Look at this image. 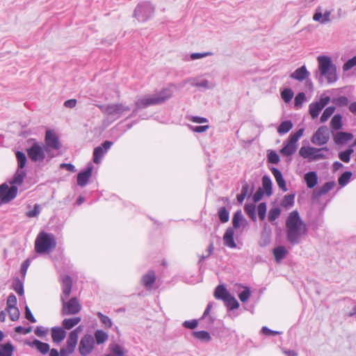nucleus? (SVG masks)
<instances>
[{"mask_svg":"<svg viewBox=\"0 0 356 356\" xmlns=\"http://www.w3.org/2000/svg\"><path fill=\"white\" fill-rule=\"evenodd\" d=\"M286 227L287 241L292 245L299 244L302 238L307 234V225L297 210L289 213L286 220Z\"/></svg>","mask_w":356,"mask_h":356,"instance_id":"nucleus-1","label":"nucleus"},{"mask_svg":"<svg viewBox=\"0 0 356 356\" xmlns=\"http://www.w3.org/2000/svg\"><path fill=\"white\" fill-rule=\"evenodd\" d=\"M72 286V278L69 275H65L62 280V294L60 296V300L63 305L61 309L62 316L74 315L78 314L81 309V305L76 297H73L68 301H66L70 296Z\"/></svg>","mask_w":356,"mask_h":356,"instance_id":"nucleus-2","label":"nucleus"},{"mask_svg":"<svg viewBox=\"0 0 356 356\" xmlns=\"http://www.w3.org/2000/svg\"><path fill=\"white\" fill-rule=\"evenodd\" d=\"M317 61L318 71H316V76L318 81L323 83L325 79L328 84L336 82L338 79L337 67L332 63V58L327 56H318Z\"/></svg>","mask_w":356,"mask_h":356,"instance_id":"nucleus-3","label":"nucleus"},{"mask_svg":"<svg viewBox=\"0 0 356 356\" xmlns=\"http://www.w3.org/2000/svg\"><path fill=\"white\" fill-rule=\"evenodd\" d=\"M26 172L23 169L17 168L10 184L9 187L6 184L0 185V200L1 204H6L15 198L17 195V188L15 185H21L26 177Z\"/></svg>","mask_w":356,"mask_h":356,"instance_id":"nucleus-4","label":"nucleus"},{"mask_svg":"<svg viewBox=\"0 0 356 356\" xmlns=\"http://www.w3.org/2000/svg\"><path fill=\"white\" fill-rule=\"evenodd\" d=\"M172 96V91L170 88H163L159 92L153 95H147L138 98L136 102V109L137 110L145 108L150 106L159 105L165 102Z\"/></svg>","mask_w":356,"mask_h":356,"instance_id":"nucleus-5","label":"nucleus"},{"mask_svg":"<svg viewBox=\"0 0 356 356\" xmlns=\"http://www.w3.org/2000/svg\"><path fill=\"white\" fill-rule=\"evenodd\" d=\"M56 246V241L54 235L44 232H40L35 241V250L37 253L49 252Z\"/></svg>","mask_w":356,"mask_h":356,"instance_id":"nucleus-6","label":"nucleus"},{"mask_svg":"<svg viewBox=\"0 0 356 356\" xmlns=\"http://www.w3.org/2000/svg\"><path fill=\"white\" fill-rule=\"evenodd\" d=\"M155 7L149 1L138 3L134 9L133 16L139 22H145L154 15Z\"/></svg>","mask_w":356,"mask_h":356,"instance_id":"nucleus-7","label":"nucleus"},{"mask_svg":"<svg viewBox=\"0 0 356 356\" xmlns=\"http://www.w3.org/2000/svg\"><path fill=\"white\" fill-rule=\"evenodd\" d=\"M44 140V149L46 151L47 156L49 159H51L55 156V154L52 152V149H60L61 147V144L56 134L51 130H47L46 131Z\"/></svg>","mask_w":356,"mask_h":356,"instance_id":"nucleus-8","label":"nucleus"},{"mask_svg":"<svg viewBox=\"0 0 356 356\" xmlns=\"http://www.w3.org/2000/svg\"><path fill=\"white\" fill-rule=\"evenodd\" d=\"M97 106L105 115L113 117L115 119L119 118L124 112L130 110L128 106L122 104H101Z\"/></svg>","mask_w":356,"mask_h":356,"instance_id":"nucleus-9","label":"nucleus"},{"mask_svg":"<svg viewBox=\"0 0 356 356\" xmlns=\"http://www.w3.org/2000/svg\"><path fill=\"white\" fill-rule=\"evenodd\" d=\"M328 151L327 147L316 148L312 147H302L299 150V154L304 159H307L310 161H317L326 158V156L322 152Z\"/></svg>","mask_w":356,"mask_h":356,"instance_id":"nucleus-10","label":"nucleus"},{"mask_svg":"<svg viewBox=\"0 0 356 356\" xmlns=\"http://www.w3.org/2000/svg\"><path fill=\"white\" fill-rule=\"evenodd\" d=\"M95 346V339L91 334H86L80 340L79 352L82 356L90 354Z\"/></svg>","mask_w":356,"mask_h":356,"instance_id":"nucleus-11","label":"nucleus"},{"mask_svg":"<svg viewBox=\"0 0 356 356\" xmlns=\"http://www.w3.org/2000/svg\"><path fill=\"white\" fill-rule=\"evenodd\" d=\"M27 154L30 159L34 162L42 161L45 159L46 155H47L44 147H42L38 143H34L27 149Z\"/></svg>","mask_w":356,"mask_h":356,"instance_id":"nucleus-12","label":"nucleus"},{"mask_svg":"<svg viewBox=\"0 0 356 356\" xmlns=\"http://www.w3.org/2000/svg\"><path fill=\"white\" fill-rule=\"evenodd\" d=\"M330 139L328 129L326 126L320 127L314 134L312 138V143L316 145L326 144Z\"/></svg>","mask_w":356,"mask_h":356,"instance_id":"nucleus-13","label":"nucleus"},{"mask_svg":"<svg viewBox=\"0 0 356 356\" xmlns=\"http://www.w3.org/2000/svg\"><path fill=\"white\" fill-rule=\"evenodd\" d=\"M330 97L327 96L321 97L318 102L309 104V111L312 119L316 118L323 108L330 102Z\"/></svg>","mask_w":356,"mask_h":356,"instance_id":"nucleus-14","label":"nucleus"},{"mask_svg":"<svg viewBox=\"0 0 356 356\" xmlns=\"http://www.w3.org/2000/svg\"><path fill=\"white\" fill-rule=\"evenodd\" d=\"M332 10H326L323 13V9L321 6H318L316 10L315 13L313 15V20L315 22H318L321 24H325L327 23H329L331 22V15H332Z\"/></svg>","mask_w":356,"mask_h":356,"instance_id":"nucleus-15","label":"nucleus"},{"mask_svg":"<svg viewBox=\"0 0 356 356\" xmlns=\"http://www.w3.org/2000/svg\"><path fill=\"white\" fill-rule=\"evenodd\" d=\"M113 143L108 140L104 141L100 146H98L94 149L93 152V161L95 163H99L102 158L106 153V152L111 148Z\"/></svg>","mask_w":356,"mask_h":356,"instance_id":"nucleus-16","label":"nucleus"},{"mask_svg":"<svg viewBox=\"0 0 356 356\" xmlns=\"http://www.w3.org/2000/svg\"><path fill=\"white\" fill-rule=\"evenodd\" d=\"M93 165L89 163L87 168L81 171L77 175V184L81 187H84L87 185L90 178L92 176Z\"/></svg>","mask_w":356,"mask_h":356,"instance_id":"nucleus-17","label":"nucleus"},{"mask_svg":"<svg viewBox=\"0 0 356 356\" xmlns=\"http://www.w3.org/2000/svg\"><path fill=\"white\" fill-rule=\"evenodd\" d=\"M310 75L309 72L307 70L305 65H302L296 69L290 74V77L298 81H302L307 79Z\"/></svg>","mask_w":356,"mask_h":356,"instance_id":"nucleus-18","label":"nucleus"},{"mask_svg":"<svg viewBox=\"0 0 356 356\" xmlns=\"http://www.w3.org/2000/svg\"><path fill=\"white\" fill-rule=\"evenodd\" d=\"M335 186L334 181H327L322 186L316 188L313 191L314 198H318L319 197L325 195L330 191Z\"/></svg>","mask_w":356,"mask_h":356,"instance_id":"nucleus-19","label":"nucleus"},{"mask_svg":"<svg viewBox=\"0 0 356 356\" xmlns=\"http://www.w3.org/2000/svg\"><path fill=\"white\" fill-rule=\"evenodd\" d=\"M25 343L30 347H35L42 355L47 354L50 350V346L47 343L42 342L38 339L33 341H26Z\"/></svg>","mask_w":356,"mask_h":356,"instance_id":"nucleus-20","label":"nucleus"},{"mask_svg":"<svg viewBox=\"0 0 356 356\" xmlns=\"http://www.w3.org/2000/svg\"><path fill=\"white\" fill-rule=\"evenodd\" d=\"M51 332L52 341L56 343H60L66 337V332L60 327H53Z\"/></svg>","mask_w":356,"mask_h":356,"instance_id":"nucleus-21","label":"nucleus"},{"mask_svg":"<svg viewBox=\"0 0 356 356\" xmlns=\"http://www.w3.org/2000/svg\"><path fill=\"white\" fill-rule=\"evenodd\" d=\"M234 229L232 227H228L223 236V242L225 245L231 248H235L236 247V244L234 239Z\"/></svg>","mask_w":356,"mask_h":356,"instance_id":"nucleus-22","label":"nucleus"},{"mask_svg":"<svg viewBox=\"0 0 356 356\" xmlns=\"http://www.w3.org/2000/svg\"><path fill=\"white\" fill-rule=\"evenodd\" d=\"M276 182L278 185V186L283 191H286L288 188H286V181L283 178L282 172L276 168H272L270 169Z\"/></svg>","mask_w":356,"mask_h":356,"instance_id":"nucleus-23","label":"nucleus"},{"mask_svg":"<svg viewBox=\"0 0 356 356\" xmlns=\"http://www.w3.org/2000/svg\"><path fill=\"white\" fill-rule=\"evenodd\" d=\"M156 281V274L154 271L150 270L144 275L142 277V283L146 289L152 288Z\"/></svg>","mask_w":356,"mask_h":356,"instance_id":"nucleus-24","label":"nucleus"},{"mask_svg":"<svg viewBox=\"0 0 356 356\" xmlns=\"http://www.w3.org/2000/svg\"><path fill=\"white\" fill-rule=\"evenodd\" d=\"M307 186L309 188H313L318 183V176L316 172L311 171L306 173L304 176Z\"/></svg>","mask_w":356,"mask_h":356,"instance_id":"nucleus-25","label":"nucleus"},{"mask_svg":"<svg viewBox=\"0 0 356 356\" xmlns=\"http://www.w3.org/2000/svg\"><path fill=\"white\" fill-rule=\"evenodd\" d=\"M353 138V135L347 132H337L334 140L337 144H345Z\"/></svg>","mask_w":356,"mask_h":356,"instance_id":"nucleus-26","label":"nucleus"},{"mask_svg":"<svg viewBox=\"0 0 356 356\" xmlns=\"http://www.w3.org/2000/svg\"><path fill=\"white\" fill-rule=\"evenodd\" d=\"M82 330L83 327L79 325L74 330L71 331L67 339V343L72 344L74 346H76L79 339V334L82 331Z\"/></svg>","mask_w":356,"mask_h":356,"instance_id":"nucleus-27","label":"nucleus"},{"mask_svg":"<svg viewBox=\"0 0 356 356\" xmlns=\"http://www.w3.org/2000/svg\"><path fill=\"white\" fill-rule=\"evenodd\" d=\"M275 259L277 262H280L288 254V251L284 246L280 245L275 248L273 250Z\"/></svg>","mask_w":356,"mask_h":356,"instance_id":"nucleus-28","label":"nucleus"},{"mask_svg":"<svg viewBox=\"0 0 356 356\" xmlns=\"http://www.w3.org/2000/svg\"><path fill=\"white\" fill-rule=\"evenodd\" d=\"M230 295L226 288L223 285L218 286L214 291V296L216 299L222 300L223 301Z\"/></svg>","mask_w":356,"mask_h":356,"instance_id":"nucleus-29","label":"nucleus"},{"mask_svg":"<svg viewBox=\"0 0 356 356\" xmlns=\"http://www.w3.org/2000/svg\"><path fill=\"white\" fill-rule=\"evenodd\" d=\"M246 222L245 219L244 218L241 211H237L234 213L233 218H232V225L233 229H237L241 226V224H244Z\"/></svg>","mask_w":356,"mask_h":356,"instance_id":"nucleus-30","label":"nucleus"},{"mask_svg":"<svg viewBox=\"0 0 356 356\" xmlns=\"http://www.w3.org/2000/svg\"><path fill=\"white\" fill-rule=\"evenodd\" d=\"M80 317H74L65 318L62 322V325L64 329L70 330L74 327L75 325L79 324L81 321Z\"/></svg>","mask_w":356,"mask_h":356,"instance_id":"nucleus-31","label":"nucleus"},{"mask_svg":"<svg viewBox=\"0 0 356 356\" xmlns=\"http://www.w3.org/2000/svg\"><path fill=\"white\" fill-rule=\"evenodd\" d=\"M262 186L263 188L265 191V193L267 196H270L272 195V181L269 176L264 175L262 177Z\"/></svg>","mask_w":356,"mask_h":356,"instance_id":"nucleus-32","label":"nucleus"},{"mask_svg":"<svg viewBox=\"0 0 356 356\" xmlns=\"http://www.w3.org/2000/svg\"><path fill=\"white\" fill-rule=\"evenodd\" d=\"M295 194L285 195L281 201L280 205L285 208L289 209L294 205Z\"/></svg>","mask_w":356,"mask_h":356,"instance_id":"nucleus-33","label":"nucleus"},{"mask_svg":"<svg viewBox=\"0 0 356 356\" xmlns=\"http://www.w3.org/2000/svg\"><path fill=\"white\" fill-rule=\"evenodd\" d=\"M296 145L287 142V143L280 150V153L284 156H291L296 152Z\"/></svg>","mask_w":356,"mask_h":356,"instance_id":"nucleus-34","label":"nucleus"},{"mask_svg":"<svg viewBox=\"0 0 356 356\" xmlns=\"http://www.w3.org/2000/svg\"><path fill=\"white\" fill-rule=\"evenodd\" d=\"M193 335L202 341L209 342L211 340V337L207 331H195L193 332Z\"/></svg>","mask_w":356,"mask_h":356,"instance_id":"nucleus-35","label":"nucleus"},{"mask_svg":"<svg viewBox=\"0 0 356 356\" xmlns=\"http://www.w3.org/2000/svg\"><path fill=\"white\" fill-rule=\"evenodd\" d=\"M293 127V124L291 120H285L282 122L277 127V132L280 135L288 133Z\"/></svg>","mask_w":356,"mask_h":356,"instance_id":"nucleus-36","label":"nucleus"},{"mask_svg":"<svg viewBox=\"0 0 356 356\" xmlns=\"http://www.w3.org/2000/svg\"><path fill=\"white\" fill-rule=\"evenodd\" d=\"M227 309L233 310L239 307V303L231 294L224 300Z\"/></svg>","mask_w":356,"mask_h":356,"instance_id":"nucleus-37","label":"nucleus"},{"mask_svg":"<svg viewBox=\"0 0 356 356\" xmlns=\"http://www.w3.org/2000/svg\"><path fill=\"white\" fill-rule=\"evenodd\" d=\"M13 350L14 347L10 343L2 344L0 347V356H12Z\"/></svg>","mask_w":356,"mask_h":356,"instance_id":"nucleus-38","label":"nucleus"},{"mask_svg":"<svg viewBox=\"0 0 356 356\" xmlns=\"http://www.w3.org/2000/svg\"><path fill=\"white\" fill-rule=\"evenodd\" d=\"M108 334L102 330H97L95 332V342L99 345L104 343L108 339Z\"/></svg>","mask_w":356,"mask_h":356,"instance_id":"nucleus-39","label":"nucleus"},{"mask_svg":"<svg viewBox=\"0 0 356 356\" xmlns=\"http://www.w3.org/2000/svg\"><path fill=\"white\" fill-rule=\"evenodd\" d=\"M342 118L339 114L334 115V117L332 118L330 124L331 127L334 130H339L342 127Z\"/></svg>","mask_w":356,"mask_h":356,"instance_id":"nucleus-40","label":"nucleus"},{"mask_svg":"<svg viewBox=\"0 0 356 356\" xmlns=\"http://www.w3.org/2000/svg\"><path fill=\"white\" fill-rule=\"evenodd\" d=\"M281 214V209L278 207H273L271 208L268 211V219L269 222H273L275 221L277 218H279V216Z\"/></svg>","mask_w":356,"mask_h":356,"instance_id":"nucleus-41","label":"nucleus"},{"mask_svg":"<svg viewBox=\"0 0 356 356\" xmlns=\"http://www.w3.org/2000/svg\"><path fill=\"white\" fill-rule=\"evenodd\" d=\"M16 158L17 160V168L23 169L26 163V156L24 153L20 151L16 152Z\"/></svg>","mask_w":356,"mask_h":356,"instance_id":"nucleus-42","label":"nucleus"},{"mask_svg":"<svg viewBox=\"0 0 356 356\" xmlns=\"http://www.w3.org/2000/svg\"><path fill=\"white\" fill-rule=\"evenodd\" d=\"M13 289L19 296L24 294L23 282L19 279L17 278L13 281Z\"/></svg>","mask_w":356,"mask_h":356,"instance_id":"nucleus-43","label":"nucleus"},{"mask_svg":"<svg viewBox=\"0 0 356 356\" xmlns=\"http://www.w3.org/2000/svg\"><path fill=\"white\" fill-rule=\"evenodd\" d=\"M218 214L221 222L225 223L228 222L229 219V213L225 207L219 209Z\"/></svg>","mask_w":356,"mask_h":356,"instance_id":"nucleus-44","label":"nucleus"},{"mask_svg":"<svg viewBox=\"0 0 356 356\" xmlns=\"http://www.w3.org/2000/svg\"><path fill=\"white\" fill-rule=\"evenodd\" d=\"M244 210L253 221L257 220L255 213V205L254 204H246L244 207Z\"/></svg>","mask_w":356,"mask_h":356,"instance_id":"nucleus-45","label":"nucleus"},{"mask_svg":"<svg viewBox=\"0 0 356 356\" xmlns=\"http://www.w3.org/2000/svg\"><path fill=\"white\" fill-rule=\"evenodd\" d=\"M351 176V172L346 171L343 172L338 179L339 184L342 187L345 186L348 183Z\"/></svg>","mask_w":356,"mask_h":356,"instance_id":"nucleus-46","label":"nucleus"},{"mask_svg":"<svg viewBox=\"0 0 356 356\" xmlns=\"http://www.w3.org/2000/svg\"><path fill=\"white\" fill-rule=\"evenodd\" d=\"M335 111V108L334 106H328L327 107L323 114L321 116L320 120L321 122H326L330 117L334 113Z\"/></svg>","mask_w":356,"mask_h":356,"instance_id":"nucleus-47","label":"nucleus"},{"mask_svg":"<svg viewBox=\"0 0 356 356\" xmlns=\"http://www.w3.org/2000/svg\"><path fill=\"white\" fill-rule=\"evenodd\" d=\"M353 153V149L350 147L346 150L339 154V158L345 163H348L350 159V155Z\"/></svg>","mask_w":356,"mask_h":356,"instance_id":"nucleus-48","label":"nucleus"},{"mask_svg":"<svg viewBox=\"0 0 356 356\" xmlns=\"http://www.w3.org/2000/svg\"><path fill=\"white\" fill-rule=\"evenodd\" d=\"M293 95L294 93L291 88H285L281 92V97L286 103H289L292 99Z\"/></svg>","mask_w":356,"mask_h":356,"instance_id":"nucleus-49","label":"nucleus"},{"mask_svg":"<svg viewBox=\"0 0 356 356\" xmlns=\"http://www.w3.org/2000/svg\"><path fill=\"white\" fill-rule=\"evenodd\" d=\"M332 102L337 106H344L349 104V99L346 96H340L333 99Z\"/></svg>","mask_w":356,"mask_h":356,"instance_id":"nucleus-50","label":"nucleus"},{"mask_svg":"<svg viewBox=\"0 0 356 356\" xmlns=\"http://www.w3.org/2000/svg\"><path fill=\"white\" fill-rule=\"evenodd\" d=\"M266 209L267 206L266 202H261L259 204L257 207V212L259 218L261 220H264L266 218Z\"/></svg>","mask_w":356,"mask_h":356,"instance_id":"nucleus-51","label":"nucleus"},{"mask_svg":"<svg viewBox=\"0 0 356 356\" xmlns=\"http://www.w3.org/2000/svg\"><path fill=\"white\" fill-rule=\"evenodd\" d=\"M268 163L277 164L280 161L279 155L274 150H270L267 154Z\"/></svg>","mask_w":356,"mask_h":356,"instance_id":"nucleus-52","label":"nucleus"},{"mask_svg":"<svg viewBox=\"0 0 356 356\" xmlns=\"http://www.w3.org/2000/svg\"><path fill=\"white\" fill-rule=\"evenodd\" d=\"M11 321H15L19 318V311L17 307L7 309Z\"/></svg>","mask_w":356,"mask_h":356,"instance_id":"nucleus-53","label":"nucleus"},{"mask_svg":"<svg viewBox=\"0 0 356 356\" xmlns=\"http://www.w3.org/2000/svg\"><path fill=\"white\" fill-rule=\"evenodd\" d=\"M306 99V96L304 92H299L295 97V106L300 108L302 106L303 102Z\"/></svg>","mask_w":356,"mask_h":356,"instance_id":"nucleus-54","label":"nucleus"},{"mask_svg":"<svg viewBox=\"0 0 356 356\" xmlns=\"http://www.w3.org/2000/svg\"><path fill=\"white\" fill-rule=\"evenodd\" d=\"M356 66V55L352 58L348 59L343 65V71H348Z\"/></svg>","mask_w":356,"mask_h":356,"instance_id":"nucleus-55","label":"nucleus"},{"mask_svg":"<svg viewBox=\"0 0 356 356\" xmlns=\"http://www.w3.org/2000/svg\"><path fill=\"white\" fill-rule=\"evenodd\" d=\"M97 316L101 321V322L105 325L106 327H111L112 325V321L111 318L102 314L101 312H98Z\"/></svg>","mask_w":356,"mask_h":356,"instance_id":"nucleus-56","label":"nucleus"},{"mask_svg":"<svg viewBox=\"0 0 356 356\" xmlns=\"http://www.w3.org/2000/svg\"><path fill=\"white\" fill-rule=\"evenodd\" d=\"M251 295L250 288L245 287L244 290L238 294V298L242 302L247 301Z\"/></svg>","mask_w":356,"mask_h":356,"instance_id":"nucleus-57","label":"nucleus"},{"mask_svg":"<svg viewBox=\"0 0 356 356\" xmlns=\"http://www.w3.org/2000/svg\"><path fill=\"white\" fill-rule=\"evenodd\" d=\"M49 330L42 326H37L34 330V333L38 337H44L48 333Z\"/></svg>","mask_w":356,"mask_h":356,"instance_id":"nucleus-58","label":"nucleus"},{"mask_svg":"<svg viewBox=\"0 0 356 356\" xmlns=\"http://www.w3.org/2000/svg\"><path fill=\"white\" fill-rule=\"evenodd\" d=\"M40 206L38 204L34 205L33 209L26 213V216L29 218L37 217L40 213Z\"/></svg>","mask_w":356,"mask_h":356,"instance_id":"nucleus-59","label":"nucleus"},{"mask_svg":"<svg viewBox=\"0 0 356 356\" xmlns=\"http://www.w3.org/2000/svg\"><path fill=\"white\" fill-rule=\"evenodd\" d=\"M182 325L184 327H186L187 329L193 330L197 327L198 320L193 319L191 321H185Z\"/></svg>","mask_w":356,"mask_h":356,"instance_id":"nucleus-60","label":"nucleus"},{"mask_svg":"<svg viewBox=\"0 0 356 356\" xmlns=\"http://www.w3.org/2000/svg\"><path fill=\"white\" fill-rule=\"evenodd\" d=\"M30 264H31V259L29 258L24 260L23 261V263L22 264L21 268H20V273H21L22 276L23 277V278L25 277L27 269L29 267Z\"/></svg>","mask_w":356,"mask_h":356,"instance_id":"nucleus-61","label":"nucleus"},{"mask_svg":"<svg viewBox=\"0 0 356 356\" xmlns=\"http://www.w3.org/2000/svg\"><path fill=\"white\" fill-rule=\"evenodd\" d=\"M17 298L13 293H10L7 299V308H12L16 307L17 305Z\"/></svg>","mask_w":356,"mask_h":356,"instance_id":"nucleus-62","label":"nucleus"},{"mask_svg":"<svg viewBox=\"0 0 356 356\" xmlns=\"http://www.w3.org/2000/svg\"><path fill=\"white\" fill-rule=\"evenodd\" d=\"M189 128L194 132L202 133L207 131L209 128V125H200V126H191L189 125Z\"/></svg>","mask_w":356,"mask_h":356,"instance_id":"nucleus-63","label":"nucleus"},{"mask_svg":"<svg viewBox=\"0 0 356 356\" xmlns=\"http://www.w3.org/2000/svg\"><path fill=\"white\" fill-rule=\"evenodd\" d=\"M112 353L115 355V356H122L124 355L123 350L121 346L118 344H115L111 348Z\"/></svg>","mask_w":356,"mask_h":356,"instance_id":"nucleus-64","label":"nucleus"}]
</instances>
